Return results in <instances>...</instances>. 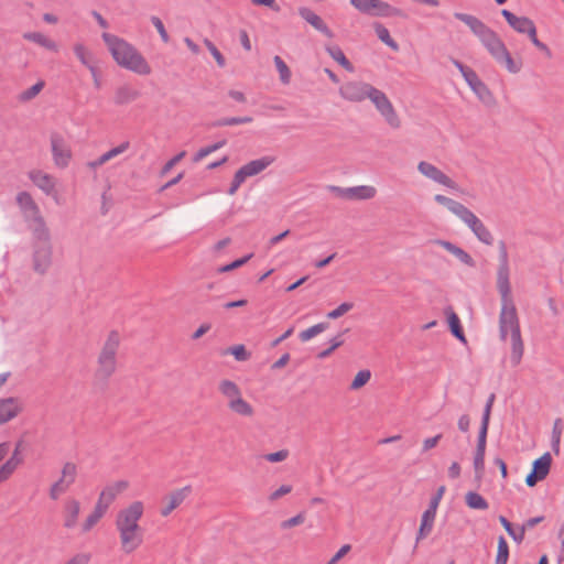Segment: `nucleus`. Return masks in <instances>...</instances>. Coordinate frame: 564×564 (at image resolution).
Listing matches in <instances>:
<instances>
[{"mask_svg":"<svg viewBox=\"0 0 564 564\" xmlns=\"http://www.w3.org/2000/svg\"><path fill=\"white\" fill-rule=\"evenodd\" d=\"M151 22H152V24L154 25V28L158 30V32H159V34H160V36H161L162 41H163L164 43H167V42L170 41V36H169V34H167V32H166V30H165V28H164V24H163V22L161 21V19H160V18H158V17H152V18H151Z\"/></svg>","mask_w":564,"mask_h":564,"instance_id":"680f3d73","label":"nucleus"},{"mask_svg":"<svg viewBox=\"0 0 564 564\" xmlns=\"http://www.w3.org/2000/svg\"><path fill=\"white\" fill-rule=\"evenodd\" d=\"M217 389L232 414L243 419H252L256 415L254 406L243 398L242 391L236 382L223 379Z\"/></svg>","mask_w":564,"mask_h":564,"instance_id":"39448f33","label":"nucleus"},{"mask_svg":"<svg viewBox=\"0 0 564 564\" xmlns=\"http://www.w3.org/2000/svg\"><path fill=\"white\" fill-rule=\"evenodd\" d=\"M80 513V502L76 499L69 498L63 506V525L66 529H73L78 522Z\"/></svg>","mask_w":564,"mask_h":564,"instance_id":"b1692460","label":"nucleus"},{"mask_svg":"<svg viewBox=\"0 0 564 564\" xmlns=\"http://www.w3.org/2000/svg\"><path fill=\"white\" fill-rule=\"evenodd\" d=\"M30 180L45 194L52 195L55 192V178L40 170H33L29 172Z\"/></svg>","mask_w":564,"mask_h":564,"instance_id":"393cba45","label":"nucleus"},{"mask_svg":"<svg viewBox=\"0 0 564 564\" xmlns=\"http://www.w3.org/2000/svg\"><path fill=\"white\" fill-rule=\"evenodd\" d=\"M252 121L251 117H231V118H225L217 122V126H236V124H243L249 123Z\"/></svg>","mask_w":564,"mask_h":564,"instance_id":"13d9d810","label":"nucleus"},{"mask_svg":"<svg viewBox=\"0 0 564 564\" xmlns=\"http://www.w3.org/2000/svg\"><path fill=\"white\" fill-rule=\"evenodd\" d=\"M121 336L119 332L111 330L108 333L102 347L97 357L95 369V379L106 382L117 370V354L120 347Z\"/></svg>","mask_w":564,"mask_h":564,"instance_id":"20e7f679","label":"nucleus"},{"mask_svg":"<svg viewBox=\"0 0 564 564\" xmlns=\"http://www.w3.org/2000/svg\"><path fill=\"white\" fill-rule=\"evenodd\" d=\"M327 53L335 59L340 66H343L348 72H354L352 64L347 59L344 52L339 46H326Z\"/></svg>","mask_w":564,"mask_h":564,"instance_id":"f704fd0d","label":"nucleus"},{"mask_svg":"<svg viewBox=\"0 0 564 564\" xmlns=\"http://www.w3.org/2000/svg\"><path fill=\"white\" fill-rule=\"evenodd\" d=\"M446 315H447L448 326H449L451 332L453 333V335L456 338H458L460 341L465 343L466 338H465L463 328L460 326V319H459L458 315L454 311H452L451 308H448L446 311Z\"/></svg>","mask_w":564,"mask_h":564,"instance_id":"72a5a7b5","label":"nucleus"},{"mask_svg":"<svg viewBox=\"0 0 564 564\" xmlns=\"http://www.w3.org/2000/svg\"><path fill=\"white\" fill-rule=\"evenodd\" d=\"M350 551V544H343L325 564H338Z\"/></svg>","mask_w":564,"mask_h":564,"instance_id":"5fc2aeb1","label":"nucleus"},{"mask_svg":"<svg viewBox=\"0 0 564 564\" xmlns=\"http://www.w3.org/2000/svg\"><path fill=\"white\" fill-rule=\"evenodd\" d=\"M102 40L119 66L141 76L151 74L150 64L132 44L110 33H104Z\"/></svg>","mask_w":564,"mask_h":564,"instance_id":"7ed1b4c3","label":"nucleus"},{"mask_svg":"<svg viewBox=\"0 0 564 564\" xmlns=\"http://www.w3.org/2000/svg\"><path fill=\"white\" fill-rule=\"evenodd\" d=\"M44 86H45V83L43 80H39L33 86H31L30 88L22 91L19 95V100L25 102V101H30V100L34 99L42 91Z\"/></svg>","mask_w":564,"mask_h":564,"instance_id":"37998d69","label":"nucleus"},{"mask_svg":"<svg viewBox=\"0 0 564 564\" xmlns=\"http://www.w3.org/2000/svg\"><path fill=\"white\" fill-rule=\"evenodd\" d=\"M508 560H509L508 543L503 536H499L495 564H507Z\"/></svg>","mask_w":564,"mask_h":564,"instance_id":"79ce46f5","label":"nucleus"},{"mask_svg":"<svg viewBox=\"0 0 564 564\" xmlns=\"http://www.w3.org/2000/svg\"><path fill=\"white\" fill-rule=\"evenodd\" d=\"M106 513L107 511L96 503L94 510L85 518L80 524V533H89L99 523Z\"/></svg>","mask_w":564,"mask_h":564,"instance_id":"c85d7f7f","label":"nucleus"},{"mask_svg":"<svg viewBox=\"0 0 564 564\" xmlns=\"http://www.w3.org/2000/svg\"><path fill=\"white\" fill-rule=\"evenodd\" d=\"M226 144V141L223 140V141H219V142H216L212 145H208V147H205V148H202L199 149L196 154L193 156V161L194 162H199L202 161L204 158H206L207 155H209L210 153L219 150L220 148H223L224 145Z\"/></svg>","mask_w":564,"mask_h":564,"instance_id":"de8ad7c7","label":"nucleus"},{"mask_svg":"<svg viewBox=\"0 0 564 564\" xmlns=\"http://www.w3.org/2000/svg\"><path fill=\"white\" fill-rule=\"evenodd\" d=\"M417 171L425 176L426 178L443 185L451 189H457V184L454 180H452L447 174H445L442 170H440L434 164L421 161L417 164Z\"/></svg>","mask_w":564,"mask_h":564,"instance_id":"dca6fc26","label":"nucleus"},{"mask_svg":"<svg viewBox=\"0 0 564 564\" xmlns=\"http://www.w3.org/2000/svg\"><path fill=\"white\" fill-rule=\"evenodd\" d=\"M436 512L426 509L421 519V525L416 535V541H421L426 538L433 530Z\"/></svg>","mask_w":564,"mask_h":564,"instance_id":"2f4dec72","label":"nucleus"},{"mask_svg":"<svg viewBox=\"0 0 564 564\" xmlns=\"http://www.w3.org/2000/svg\"><path fill=\"white\" fill-rule=\"evenodd\" d=\"M485 452L486 446L484 444H477L475 457H474V467L477 474H481L485 467Z\"/></svg>","mask_w":564,"mask_h":564,"instance_id":"09e8293b","label":"nucleus"},{"mask_svg":"<svg viewBox=\"0 0 564 564\" xmlns=\"http://www.w3.org/2000/svg\"><path fill=\"white\" fill-rule=\"evenodd\" d=\"M17 204L19 205L23 217L29 223V227L32 231H43V228H46V224L41 215L40 208L29 193H19L17 195Z\"/></svg>","mask_w":564,"mask_h":564,"instance_id":"9b49d317","label":"nucleus"},{"mask_svg":"<svg viewBox=\"0 0 564 564\" xmlns=\"http://www.w3.org/2000/svg\"><path fill=\"white\" fill-rule=\"evenodd\" d=\"M458 218L473 231L479 241L487 246L494 243L491 231L469 208L466 207Z\"/></svg>","mask_w":564,"mask_h":564,"instance_id":"ddd939ff","label":"nucleus"},{"mask_svg":"<svg viewBox=\"0 0 564 564\" xmlns=\"http://www.w3.org/2000/svg\"><path fill=\"white\" fill-rule=\"evenodd\" d=\"M20 459L17 458V453L0 466V484L11 477L14 470L18 468Z\"/></svg>","mask_w":564,"mask_h":564,"instance_id":"58836bf2","label":"nucleus"},{"mask_svg":"<svg viewBox=\"0 0 564 564\" xmlns=\"http://www.w3.org/2000/svg\"><path fill=\"white\" fill-rule=\"evenodd\" d=\"M74 54L87 68L95 64L91 52L83 44L76 43L73 46Z\"/></svg>","mask_w":564,"mask_h":564,"instance_id":"e433bc0d","label":"nucleus"},{"mask_svg":"<svg viewBox=\"0 0 564 564\" xmlns=\"http://www.w3.org/2000/svg\"><path fill=\"white\" fill-rule=\"evenodd\" d=\"M376 0H350V3L360 12L371 13V2Z\"/></svg>","mask_w":564,"mask_h":564,"instance_id":"69168bd1","label":"nucleus"},{"mask_svg":"<svg viewBox=\"0 0 564 564\" xmlns=\"http://www.w3.org/2000/svg\"><path fill=\"white\" fill-rule=\"evenodd\" d=\"M433 243L444 248L447 252H449L454 257H456L462 263H464L468 267H475V261H474L473 257L468 252H466L464 249L456 246L455 243L447 241V240H442V239H436L433 241Z\"/></svg>","mask_w":564,"mask_h":564,"instance_id":"bb28decb","label":"nucleus"},{"mask_svg":"<svg viewBox=\"0 0 564 564\" xmlns=\"http://www.w3.org/2000/svg\"><path fill=\"white\" fill-rule=\"evenodd\" d=\"M305 521L303 513H299L281 523L282 529H289L302 524Z\"/></svg>","mask_w":564,"mask_h":564,"instance_id":"338daca9","label":"nucleus"},{"mask_svg":"<svg viewBox=\"0 0 564 564\" xmlns=\"http://www.w3.org/2000/svg\"><path fill=\"white\" fill-rule=\"evenodd\" d=\"M119 536L120 550L124 554H132L143 544V529L116 528Z\"/></svg>","mask_w":564,"mask_h":564,"instance_id":"2eb2a0df","label":"nucleus"},{"mask_svg":"<svg viewBox=\"0 0 564 564\" xmlns=\"http://www.w3.org/2000/svg\"><path fill=\"white\" fill-rule=\"evenodd\" d=\"M191 492V487L186 486L181 489L174 490L165 496L162 500L160 513L162 517L170 516L176 508H178Z\"/></svg>","mask_w":564,"mask_h":564,"instance_id":"412c9836","label":"nucleus"},{"mask_svg":"<svg viewBox=\"0 0 564 564\" xmlns=\"http://www.w3.org/2000/svg\"><path fill=\"white\" fill-rule=\"evenodd\" d=\"M465 501L470 509L475 510H486L489 506L487 500L475 491H468L465 496Z\"/></svg>","mask_w":564,"mask_h":564,"instance_id":"4c0bfd02","label":"nucleus"},{"mask_svg":"<svg viewBox=\"0 0 564 564\" xmlns=\"http://www.w3.org/2000/svg\"><path fill=\"white\" fill-rule=\"evenodd\" d=\"M300 15L310 23L314 29L323 33L329 39L334 37V33L330 31V29L327 26V24L323 21V19L317 15L315 12H313L308 8H301L299 10Z\"/></svg>","mask_w":564,"mask_h":564,"instance_id":"a878e982","label":"nucleus"},{"mask_svg":"<svg viewBox=\"0 0 564 564\" xmlns=\"http://www.w3.org/2000/svg\"><path fill=\"white\" fill-rule=\"evenodd\" d=\"M434 199L436 203L445 206L452 214H454L455 216H459L464 209L466 208V206L453 198H449L445 195H442V194H437L434 196Z\"/></svg>","mask_w":564,"mask_h":564,"instance_id":"473e14b6","label":"nucleus"},{"mask_svg":"<svg viewBox=\"0 0 564 564\" xmlns=\"http://www.w3.org/2000/svg\"><path fill=\"white\" fill-rule=\"evenodd\" d=\"M292 491V486L290 485H282L276 490L270 494L269 500L270 501H276L281 497L289 495Z\"/></svg>","mask_w":564,"mask_h":564,"instance_id":"0e129e2a","label":"nucleus"},{"mask_svg":"<svg viewBox=\"0 0 564 564\" xmlns=\"http://www.w3.org/2000/svg\"><path fill=\"white\" fill-rule=\"evenodd\" d=\"M21 411V404L15 398L0 399V424L14 419Z\"/></svg>","mask_w":564,"mask_h":564,"instance_id":"cd10ccee","label":"nucleus"},{"mask_svg":"<svg viewBox=\"0 0 564 564\" xmlns=\"http://www.w3.org/2000/svg\"><path fill=\"white\" fill-rule=\"evenodd\" d=\"M375 86L360 80H350L343 84L339 88L340 96L350 102H361L369 99Z\"/></svg>","mask_w":564,"mask_h":564,"instance_id":"4468645a","label":"nucleus"},{"mask_svg":"<svg viewBox=\"0 0 564 564\" xmlns=\"http://www.w3.org/2000/svg\"><path fill=\"white\" fill-rule=\"evenodd\" d=\"M130 147V143L128 141L120 143L119 145L110 149L109 151L105 152L104 155L107 159V161H110L118 156L119 154L126 152Z\"/></svg>","mask_w":564,"mask_h":564,"instance_id":"4d7b16f0","label":"nucleus"},{"mask_svg":"<svg viewBox=\"0 0 564 564\" xmlns=\"http://www.w3.org/2000/svg\"><path fill=\"white\" fill-rule=\"evenodd\" d=\"M454 17L469 26L497 63L503 65L512 74L521 70L522 63L512 58L499 35L482 21L471 14L460 12H455Z\"/></svg>","mask_w":564,"mask_h":564,"instance_id":"f257e3e1","label":"nucleus"},{"mask_svg":"<svg viewBox=\"0 0 564 564\" xmlns=\"http://www.w3.org/2000/svg\"><path fill=\"white\" fill-rule=\"evenodd\" d=\"M35 238L33 268L37 273H45L52 263V245L50 241V231L43 228V231H33Z\"/></svg>","mask_w":564,"mask_h":564,"instance_id":"0eeeda50","label":"nucleus"},{"mask_svg":"<svg viewBox=\"0 0 564 564\" xmlns=\"http://www.w3.org/2000/svg\"><path fill=\"white\" fill-rule=\"evenodd\" d=\"M273 62L280 75V80L288 85L291 80V70L285 62L280 56H274Z\"/></svg>","mask_w":564,"mask_h":564,"instance_id":"a18cd8bd","label":"nucleus"},{"mask_svg":"<svg viewBox=\"0 0 564 564\" xmlns=\"http://www.w3.org/2000/svg\"><path fill=\"white\" fill-rule=\"evenodd\" d=\"M369 100L391 129L398 130L401 128V118L384 91L375 87Z\"/></svg>","mask_w":564,"mask_h":564,"instance_id":"6e6552de","label":"nucleus"},{"mask_svg":"<svg viewBox=\"0 0 564 564\" xmlns=\"http://www.w3.org/2000/svg\"><path fill=\"white\" fill-rule=\"evenodd\" d=\"M371 379V372L368 369H364L357 372L354 377L349 389L352 391L359 390L365 387Z\"/></svg>","mask_w":564,"mask_h":564,"instance_id":"a19ab883","label":"nucleus"},{"mask_svg":"<svg viewBox=\"0 0 564 564\" xmlns=\"http://www.w3.org/2000/svg\"><path fill=\"white\" fill-rule=\"evenodd\" d=\"M144 510L145 506L143 501L134 500L130 502L117 512L115 527L124 529H142L140 521L143 518Z\"/></svg>","mask_w":564,"mask_h":564,"instance_id":"9d476101","label":"nucleus"},{"mask_svg":"<svg viewBox=\"0 0 564 564\" xmlns=\"http://www.w3.org/2000/svg\"><path fill=\"white\" fill-rule=\"evenodd\" d=\"M375 31H376L377 36L380 39V41H382L386 45H388L393 51H399L398 43L391 37L389 30L384 25H382L380 23H376Z\"/></svg>","mask_w":564,"mask_h":564,"instance_id":"ea45409f","label":"nucleus"},{"mask_svg":"<svg viewBox=\"0 0 564 564\" xmlns=\"http://www.w3.org/2000/svg\"><path fill=\"white\" fill-rule=\"evenodd\" d=\"M204 44L207 47V50L210 52V54L214 56V58L216 59L217 65L219 67H224L226 65L225 57L219 52V50L215 46V44L212 41H209L208 39L204 40Z\"/></svg>","mask_w":564,"mask_h":564,"instance_id":"864d4df0","label":"nucleus"},{"mask_svg":"<svg viewBox=\"0 0 564 564\" xmlns=\"http://www.w3.org/2000/svg\"><path fill=\"white\" fill-rule=\"evenodd\" d=\"M552 464V456L550 453L543 454L540 458L533 462V469L527 476L525 482L529 487L535 486L539 481L546 478L550 473Z\"/></svg>","mask_w":564,"mask_h":564,"instance_id":"6ab92c4d","label":"nucleus"},{"mask_svg":"<svg viewBox=\"0 0 564 564\" xmlns=\"http://www.w3.org/2000/svg\"><path fill=\"white\" fill-rule=\"evenodd\" d=\"M289 457L288 449H281L274 453H269L263 456V458L269 463H280L285 460Z\"/></svg>","mask_w":564,"mask_h":564,"instance_id":"bf43d9fd","label":"nucleus"},{"mask_svg":"<svg viewBox=\"0 0 564 564\" xmlns=\"http://www.w3.org/2000/svg\"><path fill=\"white\" fill-rule=\"evenodd\" d=\"M454 65L458 68L464 79L477 97L485 104L492 101V94L487 85L478 77L476 72L468 66H465L459 61H454Z\"/></svg>","mask_w":564,"mask_h":564,"instance_id":"f8f14e48","label":"nucleus"},{"mask_svg":"<svg viewBox=\"0 0 564 564\" xmlns=\"http://www.w3.org/2000/svg\"><path fill=\"white\" fill-rule=\"evenodd\" d=\"M77 468L74 463H66L62 468L61 479L72 485L75 481Z\"/></svg>","mask_w":564,"mask_h":564,"instance_id":"8fccbe9b","label":"nucleus"},{"mask_svg":"<svg viewBox=\"0 0 564 564\" xmlns=\"http://www.w3.org/2000/svg\"><path fill=\"white\" fill-rule=\"evenodd\" d=\"M139 97L138 90L129 85L118 87L113 95V102L117 106H123L134 101Z\"/></svg>","mask_w":564,"mask_h":564,"instance_id":"c756f323","label":"nucleus"},{"mask_svg":"<svg viewBox=\"0 0 564 564\" xmlns=\"http://www.w3.org/2000/svg\"><path fill=\"white\" fill-rule=\"evenodd\" d=\"M332 191L337 195L349 199H371L377 195V189L370 185H360L348 188L333 186Z\"/></svg>","mask_w":564,"mask_h":564,"instance_id":"4be33fe9","label":"nucleus"},{"mask_svg":"<svg viewBox=\"0 0 564 564\" xmlns=\"http://www.w3.org/2000/svg\"><path fill=\"white\" fill-rule=\"evenodd\" d=\"M129 487L130 482L124 479L116 480L111 484H108L101 490L96 503L106 511H108L109 507L117 499V497L123 494Z\"/></svg>","mask_w":564,"mask_h":564,"instance_id":"f3484780","label":"nucleus"},{"mask_svg":"<svg viewBox=\"0 0 564 564\" xmlns=\"http://www.w3.org/2000/svg\"><path fill=\"white\" fill-rule=\"evenodd\" d=\"M369 100L391 129L398 130L401 128V118L384 91L375 87Z\"/></svg>","mask_w":564,"mask_h":564,"instance_id":"1a4fd4ad","label":"nucleus"},{"mask_svg":"<svg viewBox=\"0 0 564 564\" xmlns=\"http://www.w3.org/2000/svg\"><path fill=\"white\" fill-rule=\"evenodd\" d=\"M502 15L507 20L508 24L518 33L534 35L536 29L533 21L527 17H518L509 10H502Z\"/></svg>","mask_w":564,"mask_h":564,"instance_id":"5701e85b","label":"nucleus"},{"mask_svg":"<svg viewBox=\"0 0 564 564\" xmlns=\"http://www.w3.org/2000/svg\"><path fill=\"white\" fill-rule=\"evenodd\" d=\"M70 485H67L66 481L62 480L61 478L54 482L50 489V497L53 500H56L59 498L61 495L66 492Z\"/></svg>","mask_w":564,"mask_h":564,"instance_id":"603ef678","label":"nucleus"},{"mask_svg":"<svg viewBox=\"0 0 564 564\" xmlns=\"http://www.w3.org/2000/svg\"><path fill=\"white\" fill-rule=\"evenodd\" d=\"M352 308H354V303L344 302L340 305H338L336 308H334L333 311H329L327 313V317L329 319H337V318L341 317L343 315H345L346 313H348L349 311H351Z\"/></svg>","mask_w":564,"mask_h":564,"instance_id":"3c124183","label":"nucleus"},{"mask_svg":"<svg viewBox=\"0 0 564 564\" xmlns=\"http://www.w3.org/2000/svg\"><path fill=\"white\" fill-rule=\"evenodd\" d=\"M23 39L33 42L51 52H57V43L41 32H26L23 34Z\"/></svg>","mask_w":564,"mask_h":564,"instance_id":"7c9ffc66","label":"nucleus"},{"mask_svg":"<svg viewBox=\"0 0 564 564\" xmlns=\"http://www.w3.org/2000/svg\"><path fill=\"white\" fill-rule=\"evenodd\" d=\"M252 256L253 254L250 253L241 259L235 260L234 262L219 268L218 272L225 273V272H229L231 270L238 269V268L242 267L245 263H247L252 258Z\"/></svg>","mask_w":564,"mask_h":564,"instance_id":"6e6d98bb","label":"nucleus"},{"mask_svg":"<svg viewBox=\"0 0 564 564\" xmlns=\"http://www.w3.org/2000/svg\"><path fill=\"white\" fill-rule=\"evenodd\" d=\"M328 327V325L326 323H318L316 325H313L312 327L305 329V330H302L300 334H299V337L302 341H308L310 339H312L313 337L317 336L318 334L323 333L324 330H326Z\"/></svg>","mask_w":564,"mask_h":564,"instance_id":"c03bdc74","label":"nucleus"},{"mask_svg":"<svg viewBox=\"0 0 564 564\" xmlns=\"http://www.w3.org/2000/svg\"><path fill=\"white\" fill-rule=\"evenodd\" d=\"M372 15H380V17H390L399 14V10L391 7L389 3L383 2L381 0H376L375 2H371V13Z\"/></svg>","mask_w":564,"mask_h":564,"instance_id":"c9c22d12","label":"nucleus"},{"mask_svg":"<svg viewBox=\"0 0 564 564\" xmlns=\"http://www.w3.org/2000/svg\"><path fill=\"white\" fill-rule=\"evenodd\" d=\"M273 162V156L265 155L243 164L239 170L236 171L227 189V194L230 196L235 195L240 186L247 181V178L259 175Z\"/></svg>","mask_w":564,"mask_h":564,"instance_id":"423d86ee","label":"nucleus"},{"mask_svg":"<svg viewBox=\"0 0 564 564\" xmlns=\"http://www.w3.org/2000/svg\"><path fill=\"white\" fill-rule=\"evenodd\" d=\"M563 433V422L561 419H556L552 430V447L556 454L560 452V443Z\"/></svg>","mask_w":564,"mask_h":564,"instance_id":"49530a36","label":"nucleus"},{"mask_svg":"<svg viewBox=\"0 0 564 564\" xmlns=\"http://www.w3.org/2000/svg\"><path fill=\"white\" fill-rule=\"evenodd\" d=\"M501 297V311L499 315V332L502 340L507 339V336L511 337V355L510 360L512 366L520 365L524 346L521 338V330L519 325V318L517 308L512 301L511 290L498 291Z\"/></svg>","mask_w":564,"mask_h":564,"instance_id":"f03ea898","label":"nucleus"},{"mask_svg":"<svg viewBox=\"0 0 564 564\" xmlns=\"http://www.w3.org/2000/svg\"><path fill=\"white\" fill-rule=\"evenodd\" d=\"M89 555L85 553H79L69 558L65 564H88Z\"/></svg>","mask_w":564,"mask_h":564,"instance_id":"774afa93","label":"nucleus"},{"mask_svg":"<svg viewBox=\"0 0 564 564\" xmlns=\"http://www.w3.org/2000/svg\"><path fill=\"white\" fill-rule=\"evenodd\" d=\"M510 269H509V258L508 251L505 242H500L499 245V265L497 269V290L506 291L511 290L510 281Z\"/></svg>","mask_w":564,"mask_h":564,"instance_id":"aec40b11","label":"nucleus"},{"mask_svg":"<svg viewBox=\"0 0 564 564\" xmlns=\"http://www.w3.org/2000/svg\"><path fill=\"white\" fill-rule=\"evenodd\" d=\"M230 354L239 361L249 359L250 354L246 350L243 345H237L230 348Z\"/></svg>","mask_w":564,"mask_h":564,"instance_id":"052dcab7","label":"nucleus"},{"mask_svg":"<svg viewBox=\"0 0 564 564\" xmlns=\"http://www.w3.org/2000/svg\"><path fill=\"white\" fill-rule=\"evenodd\" d=\"M532 42V44L541 52L544 53V55L550 58L552 57V52L551 50L549 48V46L544 43H542L538 36H536V29L534 30V35H528Z\"/></svg>","mask_w":564,"mask_h":564,"instance_id":"e2e57ef3","label":"nucleus"},{"mask_svg":"<svg viewBox=\"0 0 564 564\" xmlns=\"http://www.w3.org/2000/svg\"><path fill=\"white\" fill-rule=\"evenodd\" d=\"M51 148L55 165L66 167L70 162L72 151L63 135L53 133L51 137Z\"/></svg>","mask_w":564,"mask_h":564,"instance_id":"a211bd4d","label":"nucleus"}]
</instances>
